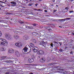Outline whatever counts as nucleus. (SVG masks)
I'll return each instance as SVG.
<instances>
[{
  "label": "nucleus",
  "instance_id": "obj_32",
  "mask_svg": "<svg viewBox=\"0 0 74 74\" xmlns=\"http://www.w3.org/2000/svg\"><path fill=\"white\" fill-rule=\"evenodd\" d=\"M74 12V11H69L70 13H72Z\"/></svg>",
  "mask_w": 74,
  "mask_h": 74
},
{
  "label": "nucleus",
  "instance_id": "obj_37",
  "mask_svg": "<svg viewBox=\"0 0 74 74\" xmlns=\"http://www.w3.org/2000/svg\"><path fill=\"white\" fill-rule=\"evenodd\" d=\"M0 3H4V4H5V3L4 2H3L2 1H0Z\"/></svg>",
  "mask_w": 74,
  "mask_h": 74
},
{
  "label": "nucleus",
  "instance_id": "obj_58",
  "mask_svg": "<svg viewBox=\"0 0 74 74\" xmlns=\"http://www.w3.org/2000/svg\"><path fill=\"white\" fill-rule=\"evenodd\" d=\"M5 26L6 27H7V25H5Z\"/></svg>",
  "mask_w": 74,
  "mask_h": 74
},
{
  "label": "nucleus",
  "instance_id": "obj_11",
  "mask_svg": "<svg viewBox=\"0 0 74 74\" xmlns=\"http://www.w3.org/2000/svg\"><path fill=\"white\" fill-rule=\"evenodd\" d=\"M34 61V60L33 58H30L28 60V62L29 63H32Z\"/></svg>",
  "mask_w": 74,
  "mask_h": 74
},
{
  "label": "nucleus",
  "instance_id": "obj_10",
  "mask_svg": "<svg viewBox=\"0 0 74 74\" xmlns=\"http://www.w3.org/2000/svg\"><path fill=\"white\" fill-rule=\"evenodd\" d=\"M44 53V51L42 50H39L38 52V53H39V54H43Z\"/></svg>",
  "mask_w": 74,
  "mask_h": 74
},
{
  "label": "nucleus",
  "instance_id": "obj_17",
  "mask_svg": "<svg viewBox=\"0 0 74 74\" xmlns=\"http://www.w3.org/2000/svg\"><path fill=\"white\" fill-rule=\"evenodd\" d=\"M24 21H22L20 20H19L18 21L19 23H21V24H23V23H24Z\"/></svg>",
  "mask_w": 74,
  "mask_h": 74
},
{
  "label": "nucleus",
  "instance_id": "obj_46",
  "mask_svg": "<svg viewBox=\"0 0 74 74\" xmlns=\"http://www.w3.org/2000/svg\"><path fill=\"white\" fill-rule=\"evenodd\" d=\"M69 35H70V34H71V32H69Z\"/></svg>",
  "mask_w": 74,
  "mask_h": 74
},
{
  "label": "nucleus",
  "instance_id": "obj_28",
  "mask_svg": "<svg viewBox=\"0 0 74 74\" xmlns=\"http://www.w3.org/2000/svg\"><path fill=\"white\" fill-rule=\"evenodd\" d=\"M1 36H2V33H1V32L0 31V37H1Z\"/></svg>",
  "mask_w": 74,
  "mask_h": 74
},
{
  "label": "nucleus",
  "instance_id": "obj_36",
  "mask_svg": "<svg viewBox=\"0 0 74 74\" xmlns=\"http://www.w3.org/2000/svg\"><path fill=\"white\" fill-rule=\"evenodd\" d=\"M50 45L51 47H53V44L52 43H51L50 44Z\"/></svg>",
  "mask_w": 74,
  "mask_h": 74
},
{
  "label": "nucleus",
  "instance_id": "obj_12",
  "mask_svg": "<svg viewBox=\"0 0 74 74\" xmlns=\"http://www.w3.org/2000/svg\"><path fill=\"white\" fill-rule=\"evenodd\" d=\"M23 38L25 40H27L28 39V36L27 35H26L24 36Z\"/></svg>",
  "mask_w": 74,
  "mask_h": 74
},
{
  "label": "nucleus",
  "instance_id": "obj_59",
  "mask_svg": "<svg viewBox=\"0 0 74 74\" xmlns=\"http://www.w3.org/2000/svg\"><path fill=\"white\" fill-rule=\"evenodd\" d=\"M59 27H61L60 26H59Z\"/></svg>",
  "mask_w": 74,
  "mask_h": 74
},
{
  "label": "nucleus",
  "instance_id": "obj_61",
  "mask_svg": "<svg viewBox=\"0 0 74 74\" xmlns=\"http://www.w3.org/2000/svg\"><path fill=\"white\" fill-rule=\"evenodd\" d=\"M60 46H61V45H62V44H60Z\"/></svg>",
  "mask_w": 74,
  "mask_h": 74
},
{
  "label": "nucleus",
  "instance_id": "obj_44",
  "mask_svg": "<svg viewBox=\"0 0 74 74\" xmlns=\"http://www.w3.org/2000/svg\"><path fill=\"white\" fill-rule=\"evenodd\" d=\"M55 51H56L58 49H57V47L56 48L54 49Z\"/></svg>",
  "mask_w": 74,
  "mask_h": 74
},
{
  "label": "nucleus",
  "instance_id": "obj_20",
  "mask_svg": "<svg viewBox=\"0 0 74 74\" xmlns=\"http://www.w3.org/2000/svg\"><path fill=\"white\" fill-rule=\"evenodd\" d=\"M5 62L6 63H12V61L11 60H7V61H6Z\"/></svg>",
  "mask_w": 74,
  "mask_h": 74
},
{
  "label": "nucleus",
  "instance_id": "obj_38",
  "mask_svg": "<svg viewBox=\"0 0 74 74\" xmlns=\"http://www.w3.org/2000/svg\"><path fill=\"white\" fill-rule=\"evenodd\" d=\"M66 19H68L69 20H70L71 19V18H66Z\"/></svg>",
  "mask_w": 74,
  "mask_h": 74
},
{
  "label": "nucleus",
  "instance_id": "obj_6",
  "mask_svg": "<svg viewBox=\"0 0 74 74\" xmlns=\"http://www.w3.org/2000/svg\"><path fill=\"white\" fill-rule=\"evenodd\" d=\"M15 55L16 56H20L19 54V52L18 51H16L15 52Z\"/></svg>",
  "mask_w": 74,
  "mask_h": 74
},
{
  "label": "nucleus",
  "instance_id": "obj_16",
  "mask_svg": "<svg viewBox=\"0 0 74 74\" xmlns=\"http://www.w3.org/2000/svg\"><path fill=\"white\" fill-rule=\"evenodd\" d=\"M58 21H59L60 22H64V21H65V19H60L58 20Z\"/></svg>",
  "mask_w": 74,
  "mask_h": 74
},
{
  "label": "nucleus",
  "instance_id": "obj_14",
  "mask_svg": "<svg viewBox=\"0 0 74 74\" xmlns=\"http://www.w3.org/2000/svg\"><path fill=\"white\" fill-rule=\"evenodd\" d=\"M32 42L34 43H36V40L34 39H32L31 40Z\"/></svg>",
  "mask_w": 74,
  "mask_h": 74
},
{
  "label": "nucleus",
  "instance_id": "obj_40",
  "mask_svg": "<svg viewBox=\"0 0 74 74\" xmlns=\"http://www.w3.org/2000/svg\"><path fill=\"white\" fill-rule=\"evenodd\" d=\"M45 12H48V11H47V10H44Z\"/></svg>",
  "mask_w": 74,
  "mask_h": 74
},
{
  "label": "nucleus",
  "instance_id": "obj_54",
  "mask_svg": "<svg viewBox=\"0 0 74 74\" xmlns=\"http://www.w3.org/2000/svg\"><path fill=\"white\" fill-rule=\"evenodd\" d=\"M71 1H74V0H70Z\"/></svg>",
  "mask_w": 74,
  "mask_h": 74
},
{
  "label": "nucleus",
  "instance_id": "obj_35",
  "mask_svg": "<svg viewBox=\"0 0 74 74\" xmlns=\"http://www.w3.org/2000/svg\"><path fill=\"white\" fill-rule=\"evenodd\" d=\"M65 9H66V10H69V8L66 7L65 8Z\"/></svg>",
  "mask_w": 74,
  "mask_h": 74
},
{
  "label": "nucleus",
  "instance_id": "obj_60",
  "mask_svg": "<svg viewBox=\"0 0 74 74\" xmlns=\"http://www.w3.org/2000/svg\"><path fill=\"white\" fill-rule=\"evenodd\" d=\"M28 19H31V18H28Z\"/></svg>",
  "mask_w": 74,
  "mask_h": 74
},
{
  "label": "nucleus",
  "instance_id": "obj_31",
  "mask_svg": "<svg viewBox=\"0 0 74 74\" xmlns=\"http://www.w3.org/2000/svg\"><path fill=\"white\" fill-rule=\"evenodd\" d=\"M33 5V3H29V6H31V5Z\"/></svg>",
  "mask_w": 74,
  "mask_h": 74
},
{
  "label": "nucleus",
  "instance_id": "obj_2",
  "mask_svg": "<svg viewBox=\"0 0 74 74\" xmlns=\"http://www.w3.org/2000/svg\"><path fill=\"white\" fill-rule=\"evenodd\" d=\"M27 45H26L25 47L23 49L22 52L23 53H25V54H27L28 53L27 52L28 48H27Z\"/></svg>",
  "mask_w": 74,
  "mask_h": 74
},
{
  "label": "nucleus",
  "instance_id": "obj_39",
  "mask_svg": "<svg viewBox=\"0 0 74 74\" xmlns=\"http://www.w3.org/2000/svg\"><path fill=\"white\" fill-rule=\"evenodd\" d=\"M28 65H29V66H34V64H28Z\"/></svg>",
  "mask_w": 74,
  "mask_h": 74
},
{
  "label": "nucleus",
  "instance_id": "obj_51",
  "mask_svg": "<svg viewBox=\"0 0 74 74\" xmlns=\"http://www.w3.org/2000/svg\"><path fill=\"white\" fill-rule=\"evenodd\" d=\"M72 34H73V36H74V32H73V33H72Z\"/></svg>",
  "mask_w": 74,
  "mask_h": 74
},
{
  "label": "nucleus",
  "instance_id": "obj_21",
  "mask_svg": "<svg viewBox=\"0 0 74 74\" xmlns=\"http://www.w3.org/2000/svg\"><path fill=\"white\" fill-rule=\"evenodd\" d=\"M5 37H6V38H8V34H5Z\"/></svg>",
  "mask_w": 74,
  "mask_h": 74
},
{
  "label": "nucleus",
  "instance_id": "obj_63",
  "mask_svg": "<svg viewBox=\"0 0 74 74\" xmlns=\"http://www.w3.org/2000/svg\"><path fill=\"white\" fill-rule=\"evenodd\" d=\"M26 28H28L27 27H26Z\"/></svg>",
  "mask_w": 74,
  "mask_h": 74
},
{
  "label": "nucleus",
  "instance_id": "obj_41",
  "mask_svg": "<svg viewBox=\"0 0 74 74\" xmlns=\"http://www.w3.org/2000/svg\"><path fill=\"white\" fill-rule=\"evenodd\" d=\"M0 22L3 23V22H4V21L3 20L0 21Z\"/></svg>",
  "mask_w": 74,
  "mask_h": 74
},
{
  "label": "nucleus",
  "instance_id": "obj_8",
  "mask_svg": "<svg viewBox=\"0 0 74 74\" xmlns=\"http://www.w3.org/2000/svg\"><path fill=\"white\" fill-rule=\"evenodd\" d=\"M19 37L17 35H14L13 36V38H14L15 40H17V39H18Z\"/></svg>",
  "mask_w": 74,
  "mask_h": 74
},
{
  "label": "nucleus",
  "instance_id": "obj_4",
  "mask_svg": "<svg viewBox=\"0 0 74 74\" xmlns=\"http://www.w3.org/2000/svg\"><path fill=\"white\" fill-rule=\"evenodd\" d=\"M33 51L35 52H37L38 51V47H34L33 48Z\"/></svg>",
  "mask_w": 74,
  "mask_h": 74
},
{
  "label": "nucleus",
  "instance_id": "obj_15",
  "mask_svg": "<svg viewBox=\"0 0 74 74\" xmlns=\"http://www.w3.org/2000/svg\"><path fill=\"white\" fill-rule=\"evenodd\" d=\"M29 45L30 46L32 47H33V48L34 47V45L32 43H30Z\"/></svg>",
  "mask_w": 74,
  "mask_h": 74
},
{
  "label": "nucleus",
  "instance_id": "obj_62",
  "mask_svg": "<svg viewBox=\"0 0 74 74\" xmlns=\"http://www.w3.org/2000/svg\"><path fill=\"white\" fill-rule=\"evenodd\" d=\"M35 0H32L33 1H35Z\"/></svg>",
  "mask_w": 74,
  "mask_h": 74
},
{
  "label": "nucleus",
  "instance_id": "obj_49",
  "mask_svg": "<svg viewBox=\"0 0 74 74\" xmlns=\"http://www.w3.org/2000/svg\"><path fill=\"white\" fill-rule=\"evenodd\" d=\"M73 52L71 51V52H70V53H71V54H72L73 53Z\"/></svg>",
  "mask_w": 74,
  "mask_h": 74
},
{
  "label": "nucleus",
  "instance_id": "obj_23",
  "mask_svg": "<svg viewBox=\"0 0 74 74\" xmlns=\"http://www.w3.org/2000/svg\"><path fill=\"white\" fill-rule=\"evenodd\" d=\"M56 68L58 69H60L61 68V67L60 66H56Z\"/></svg>",
  "mask_w": 74,
  "mask_h": 74
},
{
  "label": "nucleus",
  "instance_id": "obj_48",
  "mask_svg": "<svg viewBox=\"0 0 74 74\" xmlns=\"http://www.w3.org/2000/svg\"><path fill=\"white\" fill-rule=\"evenodd\" d=\"M68 62H71V60H68Z\"/></svg>",
  "mask_w": 74,
  "mask_h": 74
},
{
  "label": "nucleus",
  "instance_id": "obj_5",
  "mask_svg": "<svg viewBox=\"0 0 74 74\" xmlns=\"http://www.w3.org/2000/svg\"><path fill=\"white\" fill-rule=\"evenodd\" d=\"M45 42H44V41H42L40 42L39 44L40 45H42V46L45 47Z\"/></svg>",
  "mask_w": 74,
  "mask_h": 74
},
{
  "label": "nucleus",
  "instance_id": "obj_26",
  "mask_svg": "<svg viewBox=\"0 0 74 74\" xmlns=\"http://www.w3.org/2000/svg\"><path fill=\"white\" fill-rule=\"evenodd\" d=\"M1 51H5V49L3 48H2L1 49Z\"/></svg>",
  "mask_w": 74,
  "mask_h": 74
},
{
  "label": "nucleus",
  "instance_id": "obj_3",
  "mask_svg": "<svg viewBox=\"0 0 74 74\" xmlns=\"http://www.w3.org/2000/svg\"><path fill=\"white\" fill-rule=\"evenodd\" d=\"M15 45L16 47H19V48H21V47H22V43L21 42H18L16 43Z\"/></svg>",
  "mask_w": 74,
  "mask_h": 74
},
{
  "label": "nucleus",
  "instance_id": "obj_18",
  "mask_svg": "<svg viewBox=\"0 0 74 74\" xmlns=\"http://www.w3.org/2000/svg\"><path fill=\"white\" fill-rule=\"evenodd\" d=\"M28 46H29L28 49H29V52H28V53H30V52H31V47H30L28 45Z\"/></svg>",
  "mask_w": 74,
  "mask_h": 74
},
{
  "label": "nucleus",
  "instance_id": "obj_43",
  "mask_svg": "<svg viewBox=\"0 0 74 74\" xmlns=\"http://www.w3.org/2000/svg\"><path fill=\"white\" fill-rule=\"evenodd\" d=\"M5 74H10V73H9V72H8L6 73Z\"/></svg>",
  "mask_w": 74,
  "mask_h": 74
},
{
  "label": "nucleus",
  "instance_id": "obj_7",
  "mask_svg": "<svg viewBox=\"0 0 74 74\" xmlns=\"http://www.w3.org/2000/svg\"><path fill=\"white\" fill-rule=\"evenodd\" d=\"M9 52L10 53H14V50L12 49H10L9 50Z\"/></svg>",
  "mask_w": 74,
  "mask_h": 74
},
{
  "label": "nucleus",
  "instance_id": "obj_45",
  "mask_svg": "<svg viewBox=\"0 0 74 74\" xmlns=\"http://www.w3.org/2000/svg\"><path fill=\"white\" fill-rule=\"evenodd\" d=\"M39 11H42V10L41 9H38Z\"/></svg>",
  "mask_w": 74,
  "mask_h": 74
},
{
  "label": "nucleus",
  "instance_id": "obj_30",
  "mask_svg": "<svg viewBox=\"0 0 74 74\" xmlns=\"http://www.w3.org/2000/svg\"><path fill=\"white\" fill-rule=\"evenodd\" d=\"M52 30V29L50 27V28L49 29H48V30L49 31H51V30Z\"/></svg>",
  "mask_w": 74,
  "mask_h": 74
},
{
  "label": "nucleus",
  "instance_id": "obj_9",
  "mask_svg": "<svg viewBox=\"0 0 74 74\" xmlns=\"http://www.w3.org/2000/svg\"><path fill=\"white\" fill-rule=\"evenodd\" d=\"M11 4H12L14 5H12L13 6H15V5L16 4V3L14 1H12L10 3Z\"/></svg>",
  "mask_w": 74,
  "mask_h": 74
},
{
  "label": "nucleus",
  "instance_id": "obj_24",
  "mask_svg": "<svg viewBox=\"0 0 74 74\" xmlns=\"http://www.w3.org/2000/svg\"><path fill=\"white\" fill-rule=\"evenodd\" d=\"M45 29H47V30H48V29H49V28H50V27H45Z\"/></svg>",
  "mask_w": 74,
  "mask_h": 74
},
{
  "label": "nucleus",
  "instance_id": "obj_47",
  "mask_svg": "<svg viewBox=\"0 0 74 74\" xmlns=\"http://www.w3.org/2000/svg\"><path fill=\"white\" fill-rule=\"evenodd\" d=\"M55 1V0H53V2L54 3Z\"/></svg>",
  "mask_w": 74,
  "mask_h": 74
},
{
  "label": "nucleus",
  "instance_id": "obj_55",
  "mask_svg": "<svg viewBox=\"0 0 74 74\" xmlns=\"http://www.w3.org/2000/svg\"><path fill=\"white\" fill-rule=\"evenodd\" d=\"M5 2H7V0H5Z\"/></svg>",
  "mask_w": 74,
  "mask_h": 74
},
{
  "label": "nucleus",
  "instance_id": "obj_64",
  "mask_svg": "<svg viewBox=\"0 0 74 74\" xmlns=\"http://www.w3.org/2000/svg\"><path fill=\"white\" fill-rule=\"evenodd\" d=\"M30 1H32V0H29Z\"/></svg>",
  "mask_w": 74,
  "mask_h": 74
},
{
  "label": "nucleus",
  "instance_id": "obj_56",
  "mask_svg": "<svg viewBox=\"0 0 74 74\" xmlns=\"http://www.w3.org/2000/svg\"><path fill=\"white\" fill-rule=\"evenodd\" d=\"M56 7H58V5H56Z\"/></svg>",
  "mask_w": 74,
  "mask_h": 74
},
{
  "label": "nucleus",
  "instance_id": "obj_42",
  "mask_svg": "<svg viewBox=\"0 0 74 74\" xmlns=\"http://www.w3.org/2000/svg\"><path fill=\"white\" fill-rule=\"evenodd\" d=\"M35 5L36 7H37V5H38V4L36 3V4H35Z\"/></svg>",
  "mask_w": 74,
  "mask_h": 74
},
{
  "label": "nucleus",
  "instance_id": "obj_1",
  "mask_svg": "<svg viewBox=\"0 0 74 74\" xmlns=\"http://www.w3.org/2000/svg\"><path fill=\"white\" fill-rule=\"evenodd\" d=\"M8 44L7 41L4 39H0V45H3L4 46H7Z\"/></svg>",
  "mask_w": 74,
  "mask_h": 74
},
{
  "label": "nucleus",
  "instance_id": "obj_33",
  "mask_svg": "<svg viewBox=\"0 0 74 74\" xmlns=\"http://www.w3.org/2000/svg\"><path fill=\"white\" fill-rule=\"evenodd\" d=\"M59 51H60V52H63V50L62 49H60L59 50Z\"/></svg>",
  "mask_w": 74,
  "mask_h": 74
},
{
  "label": "nucleus",
  "instance_id": "obj_13",
  "mask_svg": "<svg viewBox=\"0 0 74 74\" xmlns=\"http://www.w3.org/2000/svg\"><path fill=\"white\" fill-rule=\"evenodd\" d=\"M45 59L44 58H42L41 59V62L42 63H44L45 62Z\"/></svg>",
  "mask_w": 74,
  "mask_h": 74
},
{
  "label": "nucleus",
  "instance_id": "obj_53",
  "mask_svg": "<svg viewBox=\"0 0 74 74\" xmlns=\"http://www.w3.org/2000/svg\"><path fill=\"white\" fill-rule=\"evenodd\" d=\"M30 74H33V73H30Z\"/></svg>",
  "mask_w": 74,
  "mask_h": 74
},
{
  "label": "nucleus",
  "instance_id": "obj_52",
  "mask_svg": "<svg viewBox=\"0 0 74 74\" xmlns=\"http://www.w3.org/2000/svg\"><path fill=\"white\" fill-rule=\"evenodd\" d=\"M51 6H53V4H51Z\"/></svg>",
  "mask_w": 74,
  "mask_h": 74
},
{
  "label": "nucleus",
  "instance_id": "obj_22",
  "mask_svg": "<svg viewBox=\"0 0 74 74\" xmlns=\"http://www.w3.org/2000/svg\"><path fill=\"white\" fill-rule=\"evenodd\" d=\"M28 29H31V30H32V29H33V27H32L28 26Z\"/></svg>",
  "mask_w": 74,
  "mask_h": 74
},
{
  "label": "nucleus",
  "instance_id": "obj_27",
  "mask_svg": "<svg viewBox=\"0 0 74 74\" xmlns=\"http://www.w3.org/2000/svg\"><path fill=\"white\" fill-rule=\"evenodd\" d=\"M60 73H64V71L62 70L60 71Z\"/></svg>",
  "mask_w": 74,
  "mask_h": 74
},
{
  "label": "nucleus",
  "instance_id": "obj_57",
  "mask_svg": "<svg viewBox=\"0 0 74 74\" xmlns=\"http://www.w3.org/2000/svg\"><path fill=\"white\" fill-rule=\"evenodd\" d=\"M73 6H71V8H73Z\"/></svg>",
  "mask_w": 74,
  "mask_h": 74
},
{
  "label": "nucleus",
  "instance_id": "obj_29",
  "mask_svg": "<svg viewBox=\"0 0 74 74\" xmlns=\"http://www.w3.org/2000/svg\"><path fill=\"white\" fill-rule=\"evenodd\" d=\"M6 56H2V57H1V58L2 59H4V58H6Z\"/></svg>",
  "mask_w": 74,
  "mask_h": 74
},
{
  "label": "nucleus",
  "instance_id": "obj_50",
  "mask_svg": "<svg viewBox=\"0 0 74 74\" xmlns=\"http://www.w3.org/2000/svg\"><path fill=\"white\" fill-rule=\"evenodd\" d=\"M33 25H34V26H36V24H34Z\"/></svg>",
  "mask_w": 74,
  "mask_h": 74
},
{
  "label": "nucleus",
  "instance_id": "obj_25",
  "mask_svg": "<svg viewBox=\"0 0 74 74\" xmlns=\"http://www.w3.org/2000/svg\"><path fill=\"white\" fill-rule=\"evenodd\" d=\"M3 5V3H2V4H1V3H0V7H4V5Z\"/></svg>",
  "mask_w": 74,
  "mask_h": 74
},
{
  "label": "nucleus",
  "instance_id": "obj_34",
  "mask_svg": "<svg viewBox=\"0 0 74 74\" xmlns=\"http://www.w3.org/2000/svg\"><path fill=\"white\" fill-rule=\"evenodd\" d=\"M56 11H57V10H54L53 11V12H56Z\"/></svg>",
  "mask_w": 74,
  "mask_h": 74
},
{
  "label": "nucleus",
  "instance_id": "obj_19",
  "mask_svg": "<svg viewBox=\"0 0 74 74\" xmlns=\"http://www.w3.org/2000/svg\"><path fill=\"white\" fill-rule=\"evenodd\" d=\"M56 64V63L52 62V63L49 64V66H52V65H53V64Z\"/></svg>",
  "mask_w": 74,
  "mask_h": 74
}]
</instances>
